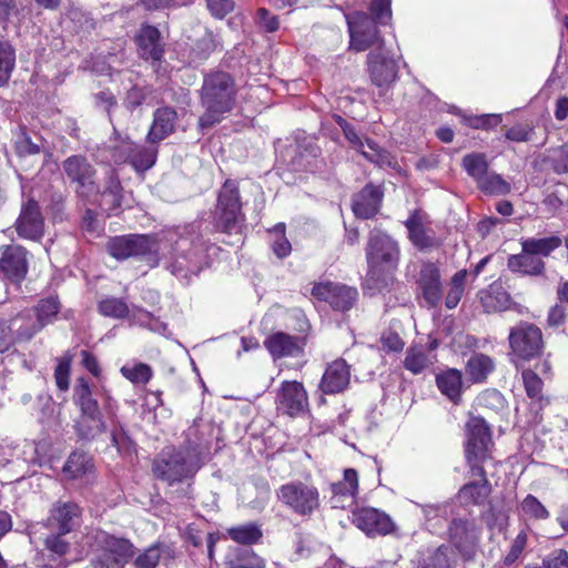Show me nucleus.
<instances>
[{"label":"nucleus","instance_id":"nucleus-37","mask_svg":"<svg viewBox=\"0 0 568 568\" xmlns=\"http://www.w3.org/2000/svg\"><path fill=\"white\" fill-rule=\"evenodd\" d=\"M507 266L511 272L538 275L544 271L545 263L541 257L536 256L534 253L521 247V252L519 254L510 255L508 257Z\"/></svg>","mask_w":568,"mask_h":568},{"label":"nucleus","instance_id":"nucleus-7","mask_svg":"<svg viewBox=\"0 0 568 568\" xmlns=\"http://www.w3.org/2000/svg\"><path fill=\"white\" fill-rule=\"evenodd\" d=\"M277 499L292 513L311 518L321 508L318 488L302 480H292L276 490Z\"/></svg>","mask_w":568,"mask_h":568},{"label":"nucleus","instance_id":"nucleus-40","mask_svg":"<svg viewBox=\"0 0 568 568\" xmlns=\"http://www.w3.org/2000/svg\"><path fill=\"white\" fill-rule=\"evenodd\" d=\"M436 384L442 394L457 403L462 394L463 376L460 371L449 368L436 376Z\"/></svg>","mask_w":568,"mask_h":568},{"label":"nucleus","instance_id":"nucleus-9","mask_svg":"<svg viewBox=\"0 0 568 568\" xmlns=\"http://www.w3.org/2000/svg\"><path fill=\"white\" fill-rule=\"evenodd\" d=\"M366 258L369 274L373 277L379 270H389L396 266L399 258L398 245L390 236L374 229L369 233Z\"/></svg>","mask_w":568,"mask_h":568},{"label":"nucleus","instance_id":"nucleus-2","mask_svg":"<svg viewBox=\"0 0 568 568\" xmlns=\"http://www.w3.org/2000/svg\"><path fill=\"white\" fill-rule=\"evenodd\" d=\"M236 93L234 79L227 72L215 71L205 75L201 89L205 112L199 119L200 128L205 130L221 122L224 114L233 109Z\"/></svg>","mask_w":568,"mask_h":568},{"label":"nucleus","instance_id":"nucleus-17","mask_svg":"<svg viewBox=\"0 0 568 568\" xmlns=\"http://www.w3.org/2000/svg\"><path fill=\"white\" fill-rule=\"evenodd\" d=\"M14 226L22 239L37 242L43 237L44 217L37 201L30 199L22 204Z\"/></svg>","mask_w":568,"mask_h":568},{"label":"nucleus","instance_id":"nucleus-31","mask_svg":"<svg viewBox=\"0 0 568 568\" xmlns=\"http://www.w3.org/2000/svg\"><path fill=\"white\" fill-rule=\"evenodd\" d=\"M418 284L427 304L437 306L442 300V282L439 270L434 263L423 264Z\"/></svg>","mask_w":568,"mask_h":568},{"label":"nucleus","instance_id":"nucleus-46","mask_svg":"<svg viewBox=\"0 0 568 568\" xmlns=\"http://www.w3.org/2000/svg\"><path fill=\"white\" fill-rule=\"evenodd\" d=\"M490 490L488 479L480 483H469L459 490L458 498L463 504L481 505L489 496Z\"/></svg>","mask_w":568,"mask_h":568},{"label":"nucleus","instance_id":"nucleus-15","mask_svg":"<svg viewBox=\"0 0 568 568\" xmlns=\"http://www.w3.org/2000/svg\"><path fill=\"white\" fill-rule=\"evenodd\" d=\"M278 412L290 416H298L308 408L307 393L302 383L285 381L281 384L275 398Z\"/></svg>","mask_w":568,"mask_h":568},{"label":"nucleus","instance_id":"nucleus-47","mask_svg":"<svg viewBox=\"0 0 568 568\" xmlns=\"http://www.w3.org/2000/svg\"><path fill=\"white\" fill-rule=\"evenodd\" d=\"M462 166L476 183L489 172L487 158L484 153L473 152L466 154L462 160Z\"/></svg>","mask_w":568,"mask_h":568},{"label":"nucleus","instance_id":"nucleus-5","mask_svg":"<svg viewBox=\"0 0 568 568\" xmlns=\"http://www.w3.org/2000/svg\"><path fill=\"white\" fill-rule=\"evenodd\" d=\"M93 540L97 547L91 560L93 568H124L134 556V545L126 538L98 530Z\"/></svg>","mask_w":568,"mask_h":568},{"label":"nucleus","instance_id":"nucleus-60","mask_svg":"<svg viewBox=\"0 0 568 568\" xmlns=\"http://www.w3.org/2000/svg\"><path fill=\"white\" fill-rule=\"evenodd\" d=\"M521 510L526 516L538 520H544L549 517V511L538 498L532 495H527L521 501Z\"/></svg>","mask_w":568,"mask_h":568},{"label":"nucleus","instance_id":"nucleus-38","mask_svg":"<svg viewBox=\"0 0 568 568\" xmlns=\"http://www.w3.org/2000/svg\"><path fill=\"white\" fill-rule=\"evenodd\" d=\"M10 327L12 333L16 332L14 342L29 341L43 328L31 310L13 317L10 321Z\"/></svg>","mask_w":568,"mask_h":568},{"label":"nucleus","instance_id":"nucleus-42","mask_svg":"<svg viewBox=\"0 0 568 568\" xmlns=\"http://www.w3.org/2000/svg\"><path fill=\"white\" fill-rule=\"evenodd\" d=\"M227 568H264L265 560L252 549L234 548L225 559Z\"/></svg>","mask_w":568,"mask_h":568},{"label":"nucleus","instance_id":"nucleus-30","mask_svg":"<svg viewBox=\"0 0 568 568\" xmlns=\"http://www.w3.org/2000/svg\"><path fill=\"white\" fill-rule=\"evenodd\" d=\"M90 203H97L108 215L116 214L122 203V187L113 172L105 178L104 189L101 193L97 189V195H92Z\"/></svg>","mask_w":568,"mask_h":568},{"label":"nucleus","instance_id":"nucleus-41","mask_svg":"<svg viewBox=\"0 0 568 568\" xmlns=\"http://www.w3.org/2000/svg\"><path fill=\"white\" fill-rule=\"evenodd\" d=\"M480 300L487 313L503 312L510 306V296L500 284H491Z\"/></svg>","mask_w":568,"mask_h":568},{"label":"nucleus","instance_id":"nucleus-19","mask_svg":"<svg viewBox=\"0 0 568 568\" xmlns=\"http://www.w3.org/2000/svg\"><path fill=\"white\" fill-rule=\"evenodd\" d=\"M466 457L468 463H471L473 459H486L491 436L484 418L471 416L466 424Z\"/></svg>","mask_w":568,"mask_h":568},{"label":"nucleus","instance_id":"nucleus-52","mask_svg":"<svg viewBox=\"0 0 568 568\" xmlns=\"http://www.w3.org/2000/svg\"><path fill=\"white\" fill-rule=\"evenodd\" d=\"M467 275L468 273L466 270H460L452 277L449 282V290L445 300V305L447 308H455L460 302L464 295Z\"/></svg>","mask_w":568,"mask_h":568},{"label":"nucleus","instance_id":"nucleus-49","mask_svg":"<svg viewBox=\"0 0 568 568\" xmlns=\"http://www.w3.org/2000/svg\"><path fill=\"white\" fill-rule=\"evenodd\" d=\"M16 68V50L9 41H0V88L10 80Z\"/></svg>","mask_w":568,"mask_h":568},{"label":"nucleus","instance_id":"nucleus-54","mask_svg":"<svg viewBox=\"0 0 568 568\" xmlns=\"http://www.w3.org/2000/svg\"><path fill=\"white\" fill-rule=\"evenodd\" d=\"M477 185L487 194L504 195L510 192V184L495 172H488Z\"/></svg>","mask_w":568,"mask_h":568},{"label":"nucleus","instance_id":"nucleus-27","mask_svg":"<svg viewBox=\"0 0 568 568\" xmlns=\"http://www.w3.org/2000/svg\"><path fill=\"white\" fill-rule=\"evenodd\" d=\"M344 135L351 145L361 152L368 161L379 166L392 165L393 159L390 154L381 149L374 141L369 139L363 140L353 126L345 128Z\"/></svg>","mask_w":568,"mask_h":568},{"label":"nucleus","instance_id":"nucleus-4","mask_svg":"<svg viewBox=\"0 0 568 568\" xmlns=\"http://www.w3.org/2000/svg\"><path fill=\"white\" fill-rule=\"evenodd\" d=\"M73 402L80 409L74 425L79 437L93 439L105 432L106 426L98 400L93 398L91 387L84 377H79L75 382Z\"/></svg>","mask_w":568,"mask_h":568},{"label":"nucleus","instance_id":"nucleus-64","mask_svg":"<svg viewBox=\"0 0 568 568\" xmlns=\"http://www.w3.org/2000/svg\"><path fill=\"white\" fill-rule=\"evenodd\" d=\"M526 545L527 534L524 530H521L514 539L510 550L504 558V564L506 566H511L513 564H515L517 559L521 556Z\"/></svg>","mask_w":568,"mask_h":568},{"label":"nucleus","instance_id":"nucleus-8","mask_svg":"<svg viewBox=\"0 0 568 568\" xmlns=\"http://www.w3.org/2000/svg\"><path fill=\"white\" fill-rule=\"evenodd\" d=\"M216 227L229 234H239L244 222L239 184L226 180L222 185L215 210Z\"/></svg>","mask_w":568,"mask_h":568},{"label":"nucleus","instance_id":"nucleus-26","mask_svg":"<svg viewBox=\"0 0 568 568\" xmlns=\"http://www.w3.org/2000/svg\"><path fill=\"white\" fill-rule=\"evenodd\" d=\"M384 192L381 185L367 184L353 197L352 209L361 219H371L379 210Z\"/></svg>","mask_w":568,"mask_h":568},{"label":"nucleus","instance_id":"nucleus-10","mask_svg":"<svg viewBox=\"0 0 568 568\" xmlns=\"http://www.w3.org/2000/svg\"><path fill=\"white\" fill-rule=\"evenodd\" d=\"M64 174L71 184L74 185V191L82 200H90L92 195H97L94 166L83 155H71L62 162Z\"/></svg>","mask_w":568,"mask_h":568},{"label":"nucleus","instance_id":"nucleus-48","mask_svg":"<svg viewBox=\"0 0 568 568\" xmlns=\"http://www.w3.org/2000/svg\"><path fill=\"white\" fill-rule=\"evenodd\" d=\"M561 245V240L558 236H550L544 239H526L521 241V247L536 256L546 257L552 251Z\"/></svg>","mask_w":568,"mask_h":568},{"label":"nucleus","instance_id":"nucleus-57","mask_svg":"<svg viewBox=\"0 0 568 568\" xmlns=\"http://www.w3.org/2000/svg\"><path fill=\"white\" fill-rule=\"evenodd\" d=\"M272 235V251L278 258H284L290 255L292 245L285 236V224L278 223L271 231Z\"/></svg>","mask_w":568,"mask_h":568},{"label":"nucleus","instance_id":"nucleus-28","mask_svg":"<svg viewBox=\"0 0 568 568\" xmlns=\"http://www.w3.org/2000/svg\"><path fill=\"white\" fill-rule=\"evenodd\" d=\"M349 366L343 358L332 362L325 369L320 388L325 394H336L346 389L349 384Z\"/></svg>","mask_w":568,"mask_h":568},{"label":"nucleus","instance_id":"nucleus-22","mask_svg":"<svg viewBox=\"0 0 568 568\" xmlns=\"http://www.w3.org/2000/svg\"><path fill=\"white\" fill-rule=\"evenodd\" d=\"M81 509L71 501H58L53 505L48 518V526L52 530L70 534L80 526Z\"/></svg>","mask_w":568,"mask_h":568},{"label":"nucleus","instance_id":"nucleus-62","mask_svg":"<svg viewBox=\"0 0 568 568\" xmlns=\"http://www.w3.org/2000/svg\"><path fill=\"white\" fill-rule=\"evenodd\" d=\"M521 377L528 397L531 399H541L542 381L537 373L531 369H525L521 373Z\"/></svg>","mask_w":568,"mask_h":568},{"label":"nucleus","instance_id":"nucleus-16","mask_svg":"<svg viewBox=\"0 0 568 568\" xmlns=\"http://www.w3.org/2000/svg\"><path fill=\"white\" fill-rule=\"evenodd\" d=\"M450 542L464 558H471L478 542L479 529L473 519L455 518L448 529Z\"/></svg>","mask_w":568,"mask_h":568},{"label":"nucleus","instance_id":"nucleus-53","mask_svg":"<svg viewBox=\"0 0 568 568\" xmlns=\"http://www.w3.org/2000/svg\"><path fill=\"white\" fill-rule=\"evenodd\" d=\"M60 311V303L57 297L41 300L36 306L33 314L37 321L44 327L52 323Z\"/></svg>","mask_w":568,"mask_h":568},{"label":"nucleus","instance_id":"nucleus-6","mask_svg":"<svg viewBox=\"0 0 568 568\" xmlns=\"http://www.w3.org/2000/svg\"><path fill=\"white\" fill-rule=\"evenodd\" d=\"M201 463L194 449H170L163 454V458L153 464L154 475L173 484L187 479L200 469Z\"/></svg>","mask_w":568,"mask_h":568},{"label":"nucleus","instance_id":"nucleus-56","mask_svg":"<svg viewBox=\"0 0 568 568\" xmlns=\"http://www.w3.org/2000/svg\"><path fill=\"white\" fill-rule=\"evenodd\" d=\"M128 316H130L132 323L146 327L150 331L163 333L166 329V325L163 322L155 318L150 312L140 307H133L130 310Z\"/></svg>","mask_w":568,"mask_h":568},{"label":"nucleus","instance_id":"nucleus-33","mask_svg":"<svg viewBox=\"0 0 568 568\" xmlns=\"http://www.w3.org/2000/svg\"><path fill=\"white\" fill-rule=\"evenodd\" d=\"M175 558L174 548L165 542H155L144 549L134 560L135 568H156L160 562L168 566Z\"/></svg>","mask_w":568,"mask_h":568},{"label":"nucleus","instance_id":"nucleus-58","mask_svg":"<svg viewBox=\"0 0 568 568\" xmlns=\"http://www.w3.org/2000/svg\"><path fill=\"white\" fill-rule=\"evenodd\" d=\"M99 311L103 316L123 318L129 315L130 308L122 298L108 297L99 303Z\"/></svg>","mask_w":568,"mask_h":568},{"label":"nucleus","instance_id":"nucleus-13","mask_svg":"<svg viewBox=\"0 0 568 568\" xmlns=\"http://www.w3.org/2000/svg\"><path fill=\"white\" fill-rule=\"evenodd\" d=\"M312 295L318 301L328 303L335 311L351 310L358 296L357 290L345 284L321 282L313 286Z\"/></svg>","mask_w":568,"mask_h":568},{"label":"nucleus","instance_id":"nucleus-59","mask_svg":"<svg viewBox=\"0 0 568 568\" xmlns=\"http://www.w3.org/2000/svg\"><path fill=\"white\" fill-rule=\"evenodd\" d=\"M57 362L58 364L54 369L55 385L61 392H67L70 387L72 355L65 353L62 357L58 358Z\"/></svg>","mask_w":568,"mask_h":568},{"label":"nucleus","instance_id":"nucleus-50","mask_svg":"<svg viewBox=\"0 0 568 568\" xmlns=\"http://www.w3.org/2000/svg\"><path fill=\"white\" fill-rule=\"evenodd\" d=\"M14 146L19 156H30L39 154L44 149V141L38 135L32 139L24 130H21L16 138Z\"/></svg>","mask_w":568,"mask_h":568},{"label":"nucleus","instance_id":"nucleus-21","mask_svg":"<svg viewBox=\"0 0 568 568\" xmlns=\"http://www.w3.org/2000/svg\"><path fill=\"white\" fill-rule=\"evenodd\" d=\"M367 68L372 82L379 89H388L397 79V61L382 51L367 55Z\"/></svg>","mask_w":568,"mask_h":568},{"label":"nucleus","instance_id":"nucleus-12","mask_svg":"<svg viewBox=\"0 0 568 568\" xmlns=\"http://www.w3.org/2000/svg\"><path fill=\"white\" fill-rule=\"evenodd\" d=\"M349 31V48L362 52L382 41L375 19L364 12H354L346 16Z\"/></svg>","mask_w":568,"mask_h":568},{"label":"nucleus","instance_id":"nucleus-51","mask_svg":"<svg viewBox=\"0 0 568 568\" xmlns=\"http://www.w3.org/2000/svg\"><path fill=\"white\" fill-rule=\"evenodd\" d=\"M545 161L550 164L555 173H568V143L547 149Z\"/></svg>","mask_w":568,"mask_h":568},{"label":"nucleus","instance_id":"nucleus-32","mask_svg":"<svg viewBox=\"0 0 568 568\" xmlns=\"http://www.w3.org/2000/svg\"><path fill=\"white\" fill-rule=\"evenodd\" d=\"M195 34L196 37L190 44L189 59L191 63L200 64L216 50L220 41L213 31L203 26L196 27Z\"/></svg>","mask_w":568,"mask_h":568},{"label":"nucleus","instance_id":"nucleus-55","mask_svg":"<svg viewBox=\"0 0 568 568\" xmlns=\"http://www.w3.org/2000/svg\"><path fill=\"white\" fill-rule=\"evenodd\" d=\"M153 88L150 85H133L124 98L123 104L129 111H134L143 103H150Z\"/></svg>","mask_w":568,"mask_h":568},{"label":"nucleus","instance_id":"nucleus-14","mask_svg":"<svg viewBox=\"0 0 568 568\" xmlns=\"http://www.w3.org/2000/svg\"><path fill=\"white\" fill-rule=\"evenodd\" d=\"M158 148L155 144L149 146L138 145L130 139L122 140L114 146V161L129 162L136 171L151 169L156 160Z\"/></svg>","mask_w":568,"mask_h":568},{"label":"nucleus","instance_id":"nucleus-3","mask_svg":"<svg viewBox=\"0 0 568 568\" xmlns=\"http://www.w3.org/2000/svg\"><path fill=\"white\" fill-rule=\"evenodd\" d=\"M161 234H130L111 237L106 243L108 253L115 260L139 258L151 268L160 265Z\"/></svg>","mask_w":568,"mask_h":568},{"label":"nucleus","instance_id":"nucleus-36","mask_svg":"<svg viewBox=\"0 0 568 568\" xmlns=\"http://www.w3.org/2000/svg\"><path fill=\"white\" fill-rule=\"evenodd\" d=\"M264 346L275 358L297 355L301 351L298 339L283 332L270 335L264 341Z\"/></svg>","mask_w":568,"mask_h":568},{"label":"nucleus","instance_id":"nucleus-63","mask_svg":"<svg viewBox=\"0 0 568 568\" xmlns=\"http://www.w3.org/2000/svg\"><path fill=\"white\" fill-rule=\"evenodd\" d=\"M390 2L392 0H372L369 6L372 18L379 24H386L392 19Z\"/></svg>","mask_w":568,"mask_h":568},{"label":"nucleus","instance_id":"nucleus-24","mask_svg":"<svg viewBox=\"0 0 568 568\" xmlns=\"http://www.w3.org/2000/svg\"><path fill=\"white\" fill-rule=\"evenodd\" d=\"M358 491V476L353 468L344 470L343 480L331 485L333 508L345 509L352 506Z\"/></svg>","mask_w":568,"mask_h":568},{"label":"nucleus","instance_id":"nucleus-29","mask_svg":"<svg viewBox=\"0 0 568 568\" xmlns=\"http://www.w3.org/2000/svg\"><path fill=\"white\" fill-rule=\"evenodd\" d=\"M135 41L142 59L153 62L161 61L164 47L158 28L149 24L142 26L135 37Z\"/></svg>","mask_w":568,"mask_h":568},{"label":"nucleus","instance_id":"nucleus-39","mask_svg":"<svg viewBox=\"0 0 568 568\" xmlns=\"http://www.w3.org/2000/svg\"><path fill=\"white\" fill-rule=\"evenodd\" d=\"M93 468L90 455L84 452H74L68 457L63 466V473L71 479H82L90 476Z\"/></svg>","mask_w":568,"mask_h":568},{"label":"nucleus","instance_id":"nucleus-1","mask_svg":"<svg viewBox=\"0 0 568 568\" xmlns=\"http://www.w3.org/2000/svg\"><path fill=\"white\" fill-rule=\"evenodd\" d=\"M161 251L170 247L165 268L178 280L189 283L207 265L206 246L203 242L181 236L175 231L161 233Z\"/></svg>","mask_w":568,"mask_h":568},{"label":"nucleus","instance_id":"nucleus-61","mask_svg":"<svg viewBox=\"0 0 568 568\" xmlns=\"http://www.w3.org/2000/svg\"><path fill=\"white\" fill-rule=\"evenodd\" d=\"M122 375L134 384H146L152 377V369L149 365L140 363L132 367L123 366Z\"/></svg>","mask_w":568,"mask_h":568},{"label":"nucleus","instance_id":"nucleus-34","mask_svg":"<svg viewBox=\"0 0 568 568\" xmlns=\"http://www.w3.org/2000/svg\"><path fill=\"white\" fill-rule=\"evenodd\" d=\"M64 532H51L44 540V548L52 560H59V565L67 567L70 562L75 561L77 557L72 556V544Z\"/></svg>","mask_w":568,"mask_h":568},{"label":"nucleus","instance_id":"nucleus-20","mask_svg":"<svg viewBox=\"0 0 568 568\" xmlns=\"http://www.w3.org/2000/svg\"><path fill=\"white\" fill-rule=\"evenodd\" d=\"M352 521L368 536H385L395 529V524L388 515L372 507L353 511Z\"/></svg>","mask_w":568,"mask_h":568},{"label":"nucleus","instance_id":"nucleus-18","mask_svg":"<svg viewBox=\"0 0 568 568\" xmlns=\"http://www.w3.org/2000/svg\"><path fill=\"white\" fill-rule=\"evenodd\" d=\"M28 251L21 245H3L0 247V272L3 277L20 283L28 273Z\"/></svg>","mask_w":568,"mask_h":568},{"label":"nucleus","instance_id":"nucleus-11","mask_svg":"<svg viewBox=\"0 0 568 568\" xmlns=\"http://www.w3.org/2000/svg\"><path fill=\"white\" fill-rule=\"evenodd\" d=\"M508 341L514 356L523 361L535 358L544 348L541 331L528 322H520L511 327Z\"/></svg>","mask_w":568,"mask_h":568},{"label":"nucleus","instance_id":"nucleus-25","mask_svg":"<svg viewBox=\"0 0 568 568\" xmlns=\"http://www.w3.org/2000/svg\"><path fill=\"white\" fill-rule=\"evenodd\" d=\"M178 113L175 109L164 105L153 112V121L146 135L150 144H158L175 131Z\"/></svg>","mask_w":568,"mask_h":568},{"label":"nucleus","instance_id":"nucleus-44","mask_svg":"<svg viewBox=\"0 0 568 568\" xmlns=\"http://www.w3.org/2000/svg\"><path fill=\"white\" fill-rule=\"evenodd\" d=\"M495 369V362L491 357L483 353L471 355L466 364V372L475 383H483L487 376Z\"/></svg>","mask_w":568,"mask_h":568},{"label":"nucleus","instance_id":"nucleus-43","mask_svg":"<svg viewBox=\"0 0 568 568\" xmlns=\"http://www.w3.org/2000/svg\"><path fill=\"white\" fill-rule=\"evenodd\" d=\"M454 562L455 552L447 545L427 550L419 561L422 568H453Z\"/></svg>","mask_w":568,"mask_h":568},{"label":"nucleus","instance_id":"nucleus-45","mask_svg":"<svg viewBox=\"0 0 568 568\" xmlns=\"http://www.w3.org/2000/svg\"><path fill=\"white\" fill-rule=\"evenodd\" d=\"M226 532L227 536L236 544L247 546L257 544L263 537L261 526L255 523H247L231 527Z\"/></svg>","mask_w":568,"mask_h":568},{"label":"nucleus","instance_id":"nucleus-23","mask_svg":"<svg viewBox=\"0 0 568 568\" xmlns=\"http://www.w3.org/2000/svg\"><path fill=\"white\" fill-rule=\"evenodd\" d=\"M410 242L419 250H429L439 246V241L430 227L427 226L426 215L414 211L405 222Z\"/></svg>","mask_w":568,"mask_h":568},{"label":"nucleus","instance_id":"nucleus-35","mask_svg":"<svg viewBox=\"0 0 568 568\" xmlns=\"http://www.w3.org/2000/svg\"><path fill=\"white\" fill-rule=\"evenodd\" d=\"M436 347V343H430L429 347L423 345H413L407 349L406 357L404 359V367L413 374H419L435 361L433 349Z\"/></svg>","mask_w":568,"mask_h":568}]
</instances>
